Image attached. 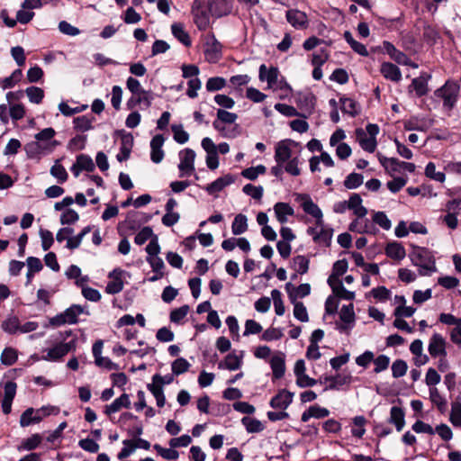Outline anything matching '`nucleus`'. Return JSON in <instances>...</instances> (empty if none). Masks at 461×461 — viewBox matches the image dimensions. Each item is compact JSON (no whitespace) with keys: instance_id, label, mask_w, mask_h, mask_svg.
<instances>
[{"instance_id":"31","label":"nucleus","mask_w":461,"mask_h":461,"mask_svg":"<svg viewBox=\"0 0 461 461\" xmlns=\"http://www.w3.org/2000/svg\"><path fill=\"white\" fill-rule=\"evenodd\" d=\"M42 437L39 433L32 434L31 437L23 439L17 447L18 451H32L36 449L41 443Z\"/></svg>"},{"instance_id":"53","label":"nucleus","mask_w":461,"mask_h":461,"mask_svg":"<svg viewBox=\"0 0 461 461\" xmlns=\"http://www.w3.org/2000/svg\"><path fill=\"white\" fill-rule=\"evenodd\" d=\"M153 448L157 451V453L161 456L163 458L167 460H176L179 456L178 451L175 448H165L161 447L159 444H155Z\"/></svg>"},{"instance_id":"22","label":"nucleus","mask_w":461,"mask_h":461,"mask_svg":"<svg viewBox=\"0 0 461 461\" xmlns=\"http://www.w3.org/2000/svg\"><path fill=\"white\" fill-rule=\"evenodd\" d=\"M385 255L394 260L401 261L406 257V250L402 243L397 241L388 242L384 249Z\"/></svg>"},{"instance_id":"20","label":"nucleus","mask_w":461,"mask_h":461,"mask_svg":"<svg viewBox=\"0 0 461 461\" xmlns=\"http://www.w3.org/2000/svg\"><path fill=\"white\" fill-rule=\"evenodd\" d=\"M296 200L301 202V206L305 213L312 217H320V214L322 213L320 207L315 203H313L309 194H298Z\"/></svg>"},{"instance_id":"41","label":"nucleus","mask_w":461,"mask_h":461,"mask_svg":"<svg viewBox=\"0 0 461 461\" xmlns=\"http://www.w3.org/2000/svg\"><path fill=\"white\" fill-rule=\"evenodd\" d=\"M430 401L437 406L440 413H444L447 409V401L444 399L436 387L429 388Z\"/></svg>"},{"instance_id":"51","label":"nucleus","mask_w":461,"mask_h":461,"mask_svg":"<svg viewBox=\"0 0 461 461\" xmlns=\"http://www.w3.org/2000/svg\"><path fill=\"white\" fill-rule=\"evenodd\" d=\"M153 236H157L154 234L153 230L149 226L143 227L135 236L134 242L137 245H143L148 240L153 239Z\"/></svg>"},{"instance_id":"47","label":"nucleus","mask_w":461,"mask_h":461,"mask_svg":"<svg viewBox=\"0 0 461 461\" xmlns=\"http://www.w3.org/2000/svg\"><path fill=\"white\" fill-rule=\"evenodd\" d=\"M190 363L184 357H178L172 362L171 369L175 375H180L187 372L190 368Z\"/></svg>"},{"instance_id":"64","label":"nucleus","mask_w":461,"mask_h":461,"mask_svg":"<svg viewBox=\"0 0 461 461\" xmlns=\"http://www.w3.org/2000/svg\"><path fill=\"white\" fill-rule=\"evenodd\" d=\"M407 369V363L402 359H397L392 365V375L394 378L402 377L406 374Z\"/></svg>"},{"instance_id":"19","label":"nucleus","mask_w":461,"mask_h":461,"mask_svg":"<svg viewBox=\"0 0 461 461\" xmlns=\"http://www.w3.org/2000/svg\"><path fill=\"white\" fill-rule=\"evenodd\" d=\"M236 180V176L231 174L224 175L223 176L218 177L216 180L209 184L205 190L209 194H213L215 193L221 192L226 186L233 184Z\"/></svg>"},{"instance_id":"39","label":"nucleus","mask_w":461,"mask_h":461,"mask_svg":"<svg viewBox=\"0 0 461 461\" xmlns=\"http://www.w3.org/2000/svg\"><path fill=\"white\" fill-rule=\"evenodd\" d=\"M348 267V263L346 258L337 260L332 267V273L330 276V281L336 279L337 282L341 281L339 276H343Z\"/></svg>"},{"instance_id":"49","label":"nucleus","mask_w":461,"mask_h":461,"mask_svg":"<svg viewBox=\"0 0 461 461\" xmlns=\"http://www.w3.org/2000/svg\"><path fill=\"white\" fill-rule=\"evenodd\" d=\"M364 181V177L358 173H350L344 180V186L347 189H356L359 187Z\"/></svg>"},{"instance_id":"27","label":"nucleus","mask_w":461,"mask_h":461,"mask_svg":"<svg viewBox=\"0 0 461 461\" xmlns=\"http://www.w3.org/2000/svg\"><path fill=\"white\" fill-rule=\"evenodd\" d=\"M242 355L240 357H238L234 352L229 353L225 357L224 361H221L220 363H218V368H225L230 371L238 370L242 366Z\"/></svg>"},{"instance_id":"18","label":"nucleus","mask_w":461,"mask_h":461,"mask_svg":"<svg viewBox=\"0 0 461 461\" xmlns=\"http://www.w3.org/2000/svg\"><path fill=\"white\" fill-rule=\"evenodd\" d=\"M383 49L389 57L400 65H410V58L402 51L397 50L393 43L388 41H383Z\"/></svg>"},{"instance_id":"10","label":"nucleus","mask_w":461,"mask_h":461,"mask_svg":"<svg viewBox=\"0 0 461 461\" xmlns=\"http://www.w3.org/2000/svg\"><path fill=\"white\" fill-rule=\"evenodd\" d=\"M294 395V393L286 389H280L277 393L271 398L269 405L273 409L285 411L293 402Z\"/></svg>"},{"instance_id":"5","label":"nucleus","mask_w":461,"mask_h":461,"mask_svg":"<svg viewBox=\"0 0 461 461\" xmlns=\"http://www.w3.org/2000/svg\"><path fill=\"white\" fill-rule=\"evenodd\" d=\"M113 136L121 138L120 152L117 154L116 158L119 162L126 161L131 156L134 144L133 136L131 132H126L124 130H115Z\"/></svg>"},{"instance_id":"43","label":"nucleus","mask_w":461,"mask_h":461,"mask_svg":"<svg viewBox=\"0 0 461 461\" xmlns=\"http://www.w3.org/2000/svg\"><path fill=\"white\" fill-rule=\"evenodd\" d=\"M451 423L456 426H461V397L457 396L452 403V410L449 418Z\"/></svg>"},{"instance_id":"15","label":"nucleus","mask_w":461,"mask_h":461,"mask_svg":"<svg viewBox=\"0 0 461 461\" xmlns=\"http://www.w3.org/2000/svg\"><path fill=\"white\" fill-rule=\"evenodd\" d=\"M285 288L291 303L298 302V298H304L311 294V285L308 283L301 284L298 286L286 283Z\"/></svg>"},{"instance_id":"6","label":"nucleus","mask_w":461,"mask_h":461,"mask_svg":"<svg viewBox=\"0 0 461 461\" xmlns=\"http://www.w3.org/2000/svg\"><path fill=\"white\" fill-rule=\"evenodd\" d=\"M432 78L430 73L427 71H421L418 77L411 80V85L408 86V92H415L417 97H422L427 95L429 92V81Z\"/></svg>"},{"instance_id":"12","label":"nucleus","mask_w":461,"mask_h":461,"mask_svg":"<svg viewBox=\"0 0 461 461\" xmlns=\"http://www.w3.org/2000/svg\"><path fill=\"white\" fill-rule=\"evenodd\" d=\"M207 4L211 15L217 18L230 14L233 7L231 0H210Z\"/></svg>"},{"instance_id":"44","label":"nucleus","mask_w":461,"mask_h":461,"mask_svg":"<svg viewBox=\"0 0 461 461\" xmlns=\"http://www.w3.org/2000/svg\"><path fill=\"white\" fill-rule=\"evenodd\" d=\"M34 409L30 407L26 409L20 417V425L21 427H28L32 424H36L41 422V419L34 416Z\"/></svg>"},{"instance_id":"32","label":"nucleus","mask_w":461,"mask_h":461,"mask_svg":"<svg viewBox=\"0 0 461 461\" xmlns=\"http://www.w3.org/2000/svg\"><path fill=\"white\" fill-rule=\"evenodd\" d=\"M356 134L359 140V144L361 148L365 151L373 153L375 150L377 146L376 139L366 137L365 131L362 129H357Z\"/></svg>"},{"instance_id":"33","label":"nucleus","mask_w":461,"mask_h":461,"mask_svg":"<svg viewBox=\"0 0 461 461\" xmlns=\"http://www.w3.org/2000/svg\"><path fill=\"white\" fill-rule=\"evenodd\" d=\"M422 36L429 46H434L440 38L439 32L435 25L426 24L423 27Z\"/></svg>"},{"instance_id":"34","label":"nucleus","mask_w":461,"mask_h":461,"mask_svg":"<svg viewBox=\"0 0 461 461\" xmlns=\"http://www.w3.org/2000/svg\"><path fill=\"white\" fill-rule=\"evenodd\" d=\"M139 212L131 211L127 213L125 221L119 223L118 230L120 235H122V230L126 229L127 230L135 231L140 227V223L133 217L137 216Z\"/></svg>"},{"instance_id":"35","label":"nucleus","mask_w":461,"mask_h":461,"mask_svg":"<svg viewBox=\"0 0 461 461\" xmlns=\"http://www.w3.org/2000/svg\"><path fill=\"white\" fill-rule=\"evenodd\" d=\"M339 103L341 104L340 110L343 113H347L351 117H356L358 114L359 111L357 110V103L355 100L341 96Z\"/></svg>"},{"instance_id":"50","label":"nucleus","mask_w":461,"mask_h":461,"mask_svg":"<svg viewBox=\"0 0 461 461\" xmlns=\"http://www.w3.org/2000/svg\"><path fill=\"white\" fill-rule=\"evenodd\" d=\"M275 109L278 111L280 113L288 117L301 116L303 118H307V115H305L304 113H299L294 106L286 104L277 103L275 104Z\"/></svg>"},{"instance_id":"23","label":"nucleus","mask_w":461,"mask_h":461,"mask_svg":"<svg viewBox=\"0 0 461 461\" xmlns=\"http://www.w3.org/2000/svg\"><path fill=\"white\" fill-rule=\"evenodd\" d=\"M388 422L394 425L397 431H402L405 426L404 410L398 406H393L390 410Z\"/></svg>"},{"instance_id":"60","label":"nucleus","mask_w":461,"mask_h":461,"mask_svg":"<svg viewBox=\"0 0 461 461\" xmlns=\"http://www.w3.org/2000/svg\"><path fill=\"white\" fill-rule=\"evenodd\" d=\"M77 164L81 167L82 170L86 172H93L95 170V164L89 155L80 154L77 157Z\"/></svg>"},{"instance_id":"28","label":"nucleus","mask_w":461,"mask_h":461,"mask_svg":"<svg viewBox=\"0 0 461 461\" xmlns=\"http://www.w3.org/2000/svg\"><path fill=\"white\" fill-rule=\"evenodd\" d=\"M274 211L276 220L282 224L287 221V216H293L294 214L293 207L289 203L283 202L276 203L274 205Z\"/></svg>"},{"instance_id":"62","label":"nucleus","mask_w":461,"mask_h":461,"mask_svg":"<svg viewBox=\"0 0 461 461\" xmlns=\"http://www.w3.org/2000/svg\"><path fill=\"white\" fill-rule=\"evenodd\" d=\"M133 443L132 439H124L122 441L123 447L118 453L117 458L124 461L125 458L129 457L136 450V446Z\"/></svg>"},{"instance_id":"7","label":"nucleus","mask_w":461,"mask_h":461,"mask_svg":"<svg viewBox=\"0 0 461 461\" xmlns=\"http://www.w3.org/2000/svg\"><path fill=\"white\" fill-rule=\"evenodd\" d=\"M76 339H72L67 343H58L53 348H50L48 354L42 356L41 358L46 361H59L68 352L76 348Z\"/></svg>"},{"instance_id":"13","label":"nucleus","mask_w":461,"mask_h":461,"mask_svg":"<svg viewBox=\"0 0 461 461\" xmlns=\"http://www.w3.org/2000/svg\"><path fill=\"white\" fill-rule=\"evenodd\" d=\"M339 318L343 324H337V330L345 332L348 329H351L356 321L353 303L343 305L340 310Z\"/></svg>"},{"instance_id":"46","label":"nucleus","mask_w":461,"mask_h":461,"mask_svg":"<svg viewBox=\"0 0 461 461\" xmlns=\"http://www.w3.org/2000/svg\"><path fill=\"white\" fill-rule=\"evenodd\" d=\"M17 359V350L14 348H5L1 354V363L5 366H13Z\"/></svg>"},{"instance_id":"63","label":"nucleus","mask_w":461,"mask_h":461,"mask_svg":"<svg viewBox=\"0 0 461 461\" xmlns=\"http://www.w3.org/2000/svg\"><path fill=\"white\" fill-rule=\"evenodd\" d=\"M294 304V316L298 321L305 322L309 321L307 309L302 302L292 303Z\"/></svg>"},{"instance_id":"56","label":"nucleus","mask_w":461,"mask_h":461,"mask_svg":"<svg viewBox=\"0 0 461 461\" xmlns=\"http://www.w3.org/2000/svg\"><path fill=\"white\" fill-rule=\"evenodd\" d=\"M2 329L9 333V334H14L16 331L20 330V321L18 317L12 316L2 323Z\"/></svg>"},{"instance_id":"61","label":"nucleus","mask_w":461,"mask_h":461,"mask_svg":"<svg viewBox=\"0 0 461 461\" xmlns=\"http://www.w3.org/2000/svg\"><path fill=\"white\" fill-rule=\"evenodd\" d=\"M189 309V306L185 304L179 308L172 310L169 315L170 321L174 323H180L181 321L187 315Z\"/></svg>"},{"instance_id":"14","label":"nucleus","mask_w":461,"mask_h":461,"mask_svg":"<svg viewBox=\"0 0 461 461\" xmlns=\"http://www.w3.org/2000/svg\"><path fill=\"white\" fill-rule=\"evenodd\" d=\"M207 47L204 50L205 59L210 63H217L222 58V44L212 35V42L206 43Z\"/></svg>"},{"instance_id":"25","label":"nucleus","mask_w":461,"mask_h":461,"mask_svg":"<svg viewBox=\"0 0 461 461\" xmlns=\"http://www.w3.org/2000/svg\"><path fill=\"white\" fill-rule=\"evenodd\" d=\"M278 75H279V70H278L277 67H270V68L268 70L265 64H262L259 67V75H258L259 80L267 81L270 87H272L274 85L276 84Z\"/></svg>"},{"instance_id":"11","label":"nucleus","mask_w":461,"mask_h":461,"mask_svg":"<svg viewBox=\"0 0 461 461\" xmlns=\"http://www.w3.org/2000/svg\"><path fill=\"white\" fill-rule=\"evenodd\" d=\"M446 339L439 333H434L429 339L428 350L432 357H447Z\"/></svg>"},{"instance_id":"37","label":"nucleus","mask_w":461,"mask_h":461,"mask_svg":"<svg viewBox=\"0 0 461 461\" xmlns=\"http://www.w3.org/2000/svg\"><path fill=\"white\" fill-rule=\"evenodd\" d=\"M95 121V117L92 116L89 118L87 115H82L74 118L73 123H74V129L78 131H87L89 130H92L94 126L92 125L93 122Z\"/></svg>"},{"instance_id":"8","label":"nucleus","mask_w":461,"mask_h":461,"mask_svg":"<svg viewBox=\"0 0 461 461\" xmlns=\"http://www.w3.org/2000/svg\"><path fill=\"white\" fill-rule=\"evenodd\" d=\"M180 163L178 169L181 172L180 176H189L194 171L195 152L189 148H185L179 152Z\"/></svg>"},{"instance_id":"40","label":"nucleus","mask_w":461,"mask_h":461,"mask_svg":"<svg viewBox=\"0 0 461 461\" xmlns=\"http://www.w3.org/2000/svg\"><path fill=\"white\" fill-rule=\"evenodd\" d=\"M91 230L92 227L90 225L85 227L77 235L68 239L66 248L71 250L77 249L80 246L84 237Z\"/></svg>"},{"instance_id":"52","label":"nucleus","mask_w":461,"mask_h":461,"mask_svg":"<svg viewBox=\"0 0 461 461\" xmlns=\"http://www.w3.org/2000/svg\"><path fill=\"white\" fill-rule=\"evenodd\" d=\"M271 296L274 302L275 312L276 315L282 316L285 313V308L282 299V294L279 290L274 289L271 291Z\"/></svg>"},{"instance_id":"21","label":"nucleus","mask_w":461,"mask_h":461,"mask_svg":"<svg viewBox=\"0 0 461 461\" xmlns=\"http://www.w3.org/2000/svg\"><path fill=\"white\" fill-rule=\"evenodd\" d=\"M330 415V411L321 407L318 404L311 405L306 411H304L301 416L303 422H307L311 418L323 419Z\"/></svg>"},{"instance_id":"29","label":"nucleus","mask_w":461,"mask_h":461,"mask_svg":"<svg viewBox=\"0 0 461 461\" xmlns=\"http://www.w3.org/2000/svg\"><path fill=\"white\" fill-rule=\"evenodd\" d=\"M122 407L129 409L131 407L130 397L127 393H122L120 397L116 398L110 405H106L104 413L111 415L112 413L119 411Z\"/></svg>"},{"instance_id":"30","label":"nucleus","mask_w":461,"mask_h":461,"mask_svg":"<svg viewBox=\"0 0 461 461\" xmlns=\"http://www.w3.org/2000/svg\"><path fill=\"white\" fill-rule=\"evenodd\" d=\"M171 32L173 36L177 39L185 47L192 45L190 35L185 31L184 25L180 23H174L171 25Z\"/></svg>"},{"instance_id":"16","label":"nucleus","mask_w":461,"mask_h":461,"mask_svg":"<svg viewBox=\"0 0 461 461\" xmlns=\"http://www.w3.org/2000/svg\"><path fill=\"white\" fill-rule=\"evenodd\" d=\"M285 17L287 22L295 29H305L309 21L306 14L297 9L286 11Z\"/></svg>"},{"instance_id":"17","label":"nucleus","mask_w":461,"mask_h":461,"mask_svg":"<svg viewBox=\"0 0 461 461\" xmlns=\"http://www.w3.org/2000/svg\"><path fill=\"white\" fill-rule=\"evenodd\" d=\"M296 104L299 109L303 111V113L308 117L314 111L316 96L311 92L304 94L300 93L297 97Z\"/></svg>"},{"instance_id":"4","label":"nucleus","mask_w":461,"mask_h":461,"mask_svg":"<svg viewBox=\"0 0 461 461\" xmlns=\"http://www.w3.org/2000/svg\"><path fill=\"white\" fill-rule=\"evenodd\" d=\"M84 312V308L79 304H72L63 312L57 314L50 319V324L53 327H59L66 323L77 324L78 322V315Z\"/></svg>"},{"instance_id":"59","label":"nucleus","mask_w":461,"mask_h":461,"mask_svg":"<svg viewBox=\"0 0 461 461\" xmlns=\"http://www.w3.org/2000/svg\"><path fill=\"white\" fill-rule=\"evenodd\" d=\"M79 220V214L74 210L68 208L60 216V223L62 225H70L76 223Z\"/></svg>"},{"instance_id":"42","label":"nucleus","mask_w":461,"mask_h":461,"mask_svg":"<svg viewBox=\"0 0 461 461\" xmlns=\"http://www.w3.org/2000/svg\"><path fill=\"white\" fill-rule=\"evenodd\" d=\"M366 422H367L366 419L362 415L354 417L352 419V423L357 428H353L351 429L352 435L356 438H361L364 436V434L366 433V429L364 427L366 424Z\"/></svg>"},{"instance_id":"57","label":"nucleus","mask_w":461,"mask_h":461,"mask_svg":"<svg viewBox=\"0 0 461 461\" xmlns=\"http://www.w3.org/2000/svg\"><path fill=\"white\" fill-rule=\"evenodd\" d=\"M333 235V230L331 228L322 227L318 234L313 237V241L316 243H324L330 245Z\"/></svg>"},{"instance_id":"3","label":"nucleus","mask_w":461,"mask_h":461,"mask_svg":"<svg viewBox=\"0 0 461 461\" xmlns=\"http://www.w3.org/2000/svg\"><path fill=\"white\" fill-rule=\"evenodd\" d=\"M191 14L198 30L206 31L210 24L209 5H206L203 0H194Z\"/></svg>"},{"instance_id":"36","label":"nucleus","mask_w":461,"mask_h":461,"mask_svg":"<svg viewBox=\"0 0 461 461\" xmlns=\"http://www.w3.org/2000/svg\"><path fill=\"white\" fill-rule=\"evenodd\" d=\"M241 423L249 433H258L263 431L265 429L262 422L256 418L245 416L241 419Z\"/></svg>"},{"instance_id":"38","label":"nucleus","mask_w":461,"mask_h":461,"mask_svg":"<svg viewBox=\"0 0 461 461\" xmlns=\"http://www.w3.org/2000/svg\"><path fill=\"white\" fill-rule=\"evenodd\" d=\"M248 230V218L245 214L239 213L235 216L231 225L234 235H240Z\"/></svg>"},{"instance_id":"9","label":"nucleus","mask_w":461,"mask_h":461,"mask_svg":"<svg viewBox=\"0 0 461 461\" xmlns=\"http://www.w3.org/2000/svg\"><path fill=\"white\" fill-rule=\"evenodd\" d=\"M288 144L295 146L297 142L292 140H285L276 144L274 156L276 164L284 165L286 161L292 159V149Z\"/></svg>"},{"instance_id":"54","label":"nucleus","mask_w":461,"mask_h":461,"mask_svg":"<svg viewBox=\"0 0 461 461\" xmlns=\"http://www.w3.org/2000/svg\"><path fill=\"white\" fill-rule=\"evenodd\" d=\"M425 176L435 181L443 183L446 179V175L443 172H437L436 166L433 162H429L425 167Z\"/></svg>"},{"instance_id":"1","label":"nucleus","mask_w":461,"mask_h":461,"mask_svg":"<svg viewBox=\"0 0 461 461\" xmlns=\"http://www.w3.org/2000/svg\"><path fill=\"white\" fill-rule=\"evenodd\" d=\"M410 246L411 251L408 256L411 264L419 267L420 276H430L431 273L437 271L435 257L428 248L415 244Z\"/></svg>"},{"instance_id":"48","label":"nucleus","mask_w":461,"mask_h":461,"mask_svg":"<svg viewBox=\"0 0 461 461\" xmlns=\"http://www.w3.org/2000/svg\"><path fill=\"white\" fill-rule=\"evenodd\" d=\"M25 93L31 103L39 104L44 98V91L38 86H29L25 89Z\"/></svg>"},{"instance_id":"55","label":"nucleus","mask_w":461,"mask_h":461,"mask_svg":"<svg viewBox=\"0 0 461 461\" xmlns=\"http://www.w3.org/2000/svg\"><path fill=\"white\" fill-rule=\"evenodd\" d=\"M148 390L153 394L156 399L157 405L158 407H163L166 403V397L164 394V390L161 387L157 386V384H148Z\"/></svg>"},{"instance_id":"24","label":"nucleus","mask_w":461,"mask_h":461,"mask_svg":"<svg viewBox=\"0 0 461 461\" xmlns=\"http://www.w3.org/2000/svg\"><path fill=\"white\" fill-rule=\"evenodd\" d=\"M270 366L273 372L272 381L282 378L285 372V361L282 355L273 356L270 359Z\"/></svg>"},{"instance_id":"26","label":"nucleus","mask_w":461,"mask_h":461,"mask_svg":"<svg viewBox=\"0 0 461 461\" xmlns=\"http://www.w3.org/2000/svg\"><path fill=\"white\" fill-rule=\"evenodd\" d=\"M381 74L386 78L393 82H399L402 80V72L400 68L391 63V62H384L381 65Z\"/></svg>"},{"instance_id":"2","label":"nucleus","mask_w":461,"mask_h":461,"mask_svg":"<svg viewBox=\"0 0 461 461\" xmlns=\"http://www.w3.org/2000/svg\"><path fill=\"white\" fill-rule=\"evenodd\" d=\"M460 85L457 81L448 79L439 88L434 91V95L443 102V108L452 111L459 99Z\"/></svg>"},{"instance_id":"58","label":"nucleus","mask_w":461,"mask_h":461,"mask_svg":"<svg viewBox=\"0 0 461 461\" xmlns=\"http://www.w3.org/2000/svg\"><path fill=\"white\" fill-rule=\"evenodd\" d=\"M88 107L87 104H82L80 106H77L74 108H71L67 103L61 102L59 104V110L60 113L65 116H72L74 114L79 113L85 110H86Z\"/></svg>"},{"instance_id":"45","label":"nucleus","mask_w":461,"mask_h":461,"mask_svg":"<svg viewBox=\"0 0 461 461\" xmlns=\"http://www.w3.org/2000/svg\"><path fill=\"white\" fill-rule=\"evenodd\" d=\"M174 140L179 144H185L189 140V133L185 131L182 124L171 125Z\"/></svg>"}]
</instances>
